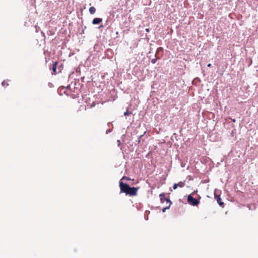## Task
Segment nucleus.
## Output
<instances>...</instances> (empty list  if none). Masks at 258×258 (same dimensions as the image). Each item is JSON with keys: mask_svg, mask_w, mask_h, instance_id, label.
Returning a JSON list of instances; mask_svg holds the SVG:
<instances>
[{"mask_svg": "<svg viewBox=\"0 0 258 258\" xmlns=\"http://www.w3.org/2000/svg\"><path fill=\"white\" fill-rule=\"evenodd\" d=\"M119 187L121 192L125 193L127 195L135 196L139 187H130L127 184L121 181L119 182Z\"/></svg>", "mask_w": 258, "mask_h": 258, "instance_id": "nucleus-1", "label": "nucleus"}, {"mask_svg": "<svg viewBox=\"0 0 258 258\" xmlns=\"http://www.w3.org/2000/svg\"><path fill=\"white\" fill-rule=\"evenodd\" d=\"M187 202L189 204L192 206H197L199 203V201L193 198L191 195H189L187 197Z\"/></svg>", "mask_w": 258, "mask_h": 258, "instance_id": "nucleus-2", "label": "nucleus"}, {"mask_svg": "<svg viewBox=\"0 0 258 258\" xmlns=\"http://www.w3.org/2000/svg\"><path fill=\"white\" fill-rule=\"evenodd\" d=\"M159 197L160 198V201L162 203H163L164 202H166L168 205L170 202H171L169 199L165 198V195L164 193H161L159 195Z\"/></svg>", "mask_w": 258, "mask_h": 258, "instance_id": "nucleus-3", "label": "nucleus"}, {"mask_svg": "<svg viewBox=\"0 0 258 258\" xmlns=\"http://www.w3.org/2000/svg\"><path fill=\"white\" fill-rule=\"evenodd\" d=\"M215 199L217 201L218 204L222 207H224V204L222 202V199L220 195H217L216 192L214 193Z\"/></svg>", "mask_w": 258, "mask_h": 258, "instance_id": "nucleus-4", "label": "nucleus"}, {"mask_svg": "<svg viewBox=\"0 0 258 258\" xmlns=\"http://www.w3.org/2000/svg\"><path fill=\"white\" fill-rule=\"evenodd\" d=\"M185 181H180L178 183H174L173 185V189H176L178 186L183 187L185 185Z\"/></svg>", "mask_w": 258, "mask_h": 258, "instance_id": "nucleus-5", "label": "nucleus"}, {"mask_svg": "<svg viewBox=\"0 0 258 258\" xmlns=\"http://www.w3.org/2000/svg\"><path fill=\"white\" fill-rule=\"evenodd\" d=\"M102 21V19L101 18H94L92 21V23L94 25L98 24L100 23H101Z\"/></svg>", "mask_w": 258, "mask_h": 258, "instance_id": "nucleus-6", "label": "nucleus"}, {"mask_svg": "<svg viewBox=\"0 0 258 258\" xmlns=\"http://www.w3.org/2000/svg\"><path fill=\"white\" fill-rule=\"evenodd\" d=\"M57 61H55L53 63V65H52V70L53 71V74H56L57 72H56V66H57Z\"/></svg>", "mask_w": 258, "mask_h": 258, "instance_id": "nucleus-7", "label": "nucleus"}, {"mask_svg": "<svg viewBox=\"0 0 258 258\" xmlns=\"http://www.w3.org/2000/svg\"><path fill=\"white\" fill-rule=\"evenodd\" d=\"M89 10L91 14H94L96 12V9L94 7H90Z\"/></svg>", "mask_w": 258, "mask_h": 258, "instance_id": "nucleus-8", "label": "nucleus"}, {"mask_svg": "<svg viewBox=\"0 0 258 258\" xmlns=\"http://www.w3.org/2000/svg\"><path fill=\"white\" fill-rule=\"evenodd\" d=\"M163 49L162 47H159V48H158L155 55L156 56L157 55V54L159 53L160 52L163 53Z\"/></svg>", "mask_w": 258, "mask_h": 258, "instance_id": "nucleus-9", "label": "nucleus"}, {"mask_svg": "<svg viewBox=\"0 0 258 258\" xmlns=\"http://www.w3.org/2000/svg\"><path fill=\"white\" fill-rule=\"evenodd\" d=\"M171 203H172V202H170L167 206L163 208V209H162L163 212H165L166 209H168L170 208V205H171Z\"/></svg>", "mask_w": 258, "mask_h": 258, "instance_id": "nucleus-10", "label": "nucleus"}, {"mask_svg": "<svg viewBox=\"0 0 258 258\" xmlns=\"http://www.w3.org/2000/svg\"><path fill=\"white\" fill-rule=\"evenodd\" d=\"M156 58H153V59H152L151 60V62H152V63H155L156 62V61H157V59L160 58V57H157V55L156 56Z\"/></svg>", "mask_w": 258, "mask_h": 258, "instance_id": "nucleus-11", "label": "nucleus"}, {"mask_svg": "<svg viewBox=\"0 0 258 258\" xmlns=\"http://www.w3.org/2000/svg\"><path fill=\"white\" fill-rule=\"evenodd\" d=\"M131 112L128 111H126L125 112H124V115L125 116H126V115H128L130 114H131Z\"/></svg>", "mask_w": 258, "mask_h": 258, "instance_id": "nucleus-12", "label": "nucleus"}, {"mask_svg": "<svg viewBox=\"0 0 258 258\" xmlns=\"http://www.w3.org/2000/svg\"><path fill=\"white\" fill-rule=\"evenodd\" d=\"M122 179H126L127 180H131V178L130 177H127L126 176H123L122 177Z\"/></svg>", "mask_w": 258, "mask_h": 258, "instance_id": "nucleus-13", "label": "nucleus"}, {"mask_svg": "<svg viewBox=\"0 0 258 258\" xmlns=\"http://www.w3.org/2000/svg\"><path fill=\"white\" fill-rule=\"evenodd\" d=\"M144 135H141L139 138L138 143H140L141 142V140L142 138L143 137Z\"/></svg>", "mask_w": 258, "mask_h": 258, "instance_id": "nucleus-14", "label": "nucleus"}, {"mask_svg": "<svg viewBox=\"0 0 258 258\" xmlns=\"http://www.w3.org/2000/svg\"><path fill=\"white\" fill-rule=\"evenodd\" d=\"M207 67L210 68L211 67V63H209L208 65H207Z\"/></svg>", "mask_w": 258, "mask_h": 258, "instance_id": "nucleus-15", "label": "nucleus"}, {"mask_svg": "<svg viewBox=\"0 0 258 258\" xmlns=\"http://www.w3.org/2000/svg\"><path fill=\"white\" fill-rule=\"evenodd\" d=\"M146 31L147 32H149V29H148V28L146 29Z\"/></svg>", "mask_w": 258, "mask_h": 258, "instance_id": "nucleus-16", "label": "nucleus"}, {"mask_svg": "<svg viewBox=\"0 0 258 258\" xmlns=\"http://www.w3.org/2000/svg\"><path fill=\"white\" fill-rule=\"evenodd\" d=\"M231 120H232V121L233 122H235V119H232Z\"/></svg>", "mask_w": 258, "mask_h": 258, "instance_id": "nucleus-17", "label": "nucleus"}, {"mask_svg": "<svg viewBox=\"0 0 258 258\" xmlns=\"http://www.w3.org/2000/svg\"><path fill=\"white\" fill-rule=\"evenodd\" d=\"M70 87V86H68L67 87V89L69 88Z\"/></svg>", "mask_w": 258, "mask_h": 258, "instance_id": "nucleus-18", "label": "nucleus"}]
</instances>
